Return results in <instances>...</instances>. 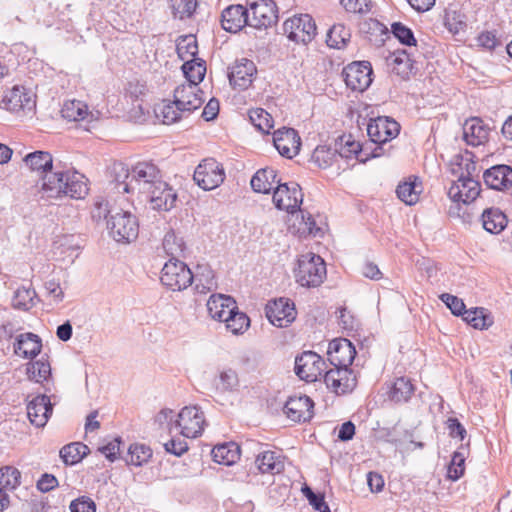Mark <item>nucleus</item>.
Here are the masks:
<instances>
[{"mask_svg": "<svg viewBox=\"0 0 512 512\" xmlns=\"http://www.w3.org/2000/svg\"><path fill=\"white\" fill-rule=\"evenodd\" d=\"M344 81L351 90L363 92L372 83V68L369 62L359 61L347 65L342 72Z\"/></svg>", "mask_w": 512, "mask_h": 512, "instance_id": "nucleus-13", "label": "nucleus"}, {"mask_svg": "<svg viewBox=\"0 0 512 512\" xmlns=\"http://www.w3.org/2000/svg\"><path fill=\"white\" fill-rule=\"evenodd\" d=\"M446 427L452 438H459L460 440H463L466 437L467 431L457 418H448L446 421Z\"/></svg>", "mask_w": 512, "mask_h": 512, "instance_id": "nucleus-62", "label": "nucleus"}, {"mask_svg": "<svg viewBox=\"0 0 512 512\" xmlns=\"http://www.w3.org/2000/svg\"><path fill=\"white\" fill-rule=\"evenodd\" d=\"M342 6L348 12L367 13L371 10V0H340Z\"/></svg>", "mask_w": 512, "mask_h": 512, "instance_id": "nucleus-57", "label": "nucleus"}, {"mask_svg": "<svg viewBox=\"0 0 512 512\" xmlns=\"http://www.w3.org/2000/svg\"><path fill=\"white\" fill-rule=\"evenodd\" d=\"M241 386L238 371L232 367H222L212 379L211 388L215 394H233L239 391Z\"/></svg>", "mask_w": 512, "mask_h": 512, "instance_id": "nucleus-22", "label": "nucleus"}, {"mask_svg": "<svg viewBox=\"0 0 512 512\" xmlns=\"http://www.w3.org/2000/svg\"><path fill=\"white\" fill-rule=\"evenodd\" d=\"M414 392V386L408 378L400 377L395 380L389 390V398L396 402H407Z\"/></svg>", "mask_w": 512, "mask_h": 512, "instance_id": "nucleus-39", "label": "nucleus"}, {"mask_svg": "<svg viewBox=\"0 0 512 512\" xmlns=\"http://www.w3.org/2000/svg\"><path fill=\"white\" fill-rule=\"evenodd\" d=\"M36 292L34 289L20 287L14 292L12 306L16 309L27 311L34 306Z\"/></svg>", "mask_w": 512, "mask_h": 512, "instance_id": "nucleus-45", "label": "nucleus"}, {"mask_svg": "<svg viewBox=\"0 0 512 512\" xmlns=\"http://www.w3.org/2000/svg\"><path fill=\"white\" fill-rule=\"evenodd\" d=\"M256 74L255 63L247 58H241L229 68V83L233 89L244 91L252 85Z\"/></svg>", "mask_w": 512, "mask_h": 512, "instance_id": "nucleus-14", "label": "nucleus"}, {"mask_svg": "<svg viewBox=\"0 0 512 512\" xmlns=\"http://www.w3.org/2000/svg\"><path fill=\"white\" fill-rule=\"evenodd\" d=\"M58 486L57 478L48 473H44L41 478L37 481V488L41 492H49Z\"/></svg>", "mask_w": 512, "mask_h": 512, "instance_id": "nucleus-63", "label": "nucleus"}, {"mask_svg": "<svg viewBox=\"0 0 512 512\" xmlns=\"http://www.w3.org/2000/svg\"><path fill=\"white\" fill-rule=\"evenodd\" d=\"M149 198L152 209L169 211L175 207L177 201L176 191L163 179L153 185L151 189L142 192Z\"/></svg>", "mask_w": 512, "mask_h": 512, "instance_id": "nucleus-19", "label": "nucleus"}, {"mask_svg": "<svg viewBox=\"0 0 512 512\" xmlns=\"http://www.w3.org/2000/svg\"><path fill=\"white\" fill-rule=\"evenodd\" d=\"M284 32H314L316 24L309 14H300L287 19L284 24Z\"/></svg>", "mask_w": 512, "mask_h": 512, "instance_id": "nucleus-41", "label": "nucleus"}, {"mask_svg": "<svg viewBox=\"0 0 512 512\" xmlns=\"http://www.w3.org/2000/svg\"><path fill=\"white\" fill-rule=\"evenodd\" d=\"M88 452L89 448L87 445L75 442L62 447L60 457L66 465H74L80 462Z\"/></svg>", "mask_w": 512, "mask_h": 512, "instance_id": "nucleus-40", "label": "nucleus"}, {"mask_svg": "<svg viewBox=\"0 0 512 512\" xmlns=\"http://www.w3.org/2000/svg\"><path fill=\"white\" fill-rule=\"evenodd\" d=\"M325 277L326 265L319 255L306 253L299 257L295 278L301 286L318 287Z\"/></svg>", "mask_w": 512, "mask_h": 512, "instance_id": "nucleus-5", "label": "nucleus"}, {"mask_svg": "<svg viewBox=\"0 0 512 512\" xmlns=\"http://www.w3.org/2000/svg\"><path fill=\"white\" fill-rule=\"evenodd\" d=\"M71 512H96L94 501L86 496L79 497L70 503Z\"/></svg>", "mask_w": 512, "mask_h": 512, "instance_id": "nucleus-58", "label": "nucleus"}, {"mask_svg": "<svg viewBox=\"0 0 512 512\" xmlns=\"http://www.w3.org/2000/svg\"><path fill=\"white\" fill-rule=\"evenodd\" d=\"M194 281L195 290L200 294H206L217 288L215 274L208 265H197Z\"/></svg>", "mask_w": 512, "mask_h": 512, "instance_id": "nucleus-33", "label": "nucleus"}, {"mask_svg": "<svg viewBox=\"0 0 512 512\" xmlns=\"http://www.w3.org/2000/svg\"><path fill=\"white\" fill-rule=\"evenodd\" d=\"M21 484V472L14 466L0 468V488L14 490Z\"/></svg>", "mask_w": 512, "mask_h": 512, "instance_id": "nucleus-43", "label": "nucleus"}, {"mask_svg": "<svg viewBox=\"0 0 512 512\" xmlns=\"http://www.w3.org/2000/svg\"><path fill=\"white\" fill-rule=\"evenodd\" d=\"M26 372L29 380L37 383H42L43 381L48 382L51 377V366L48 360L42 356L36 361L29 362L26 367Z\"/></svg>", "mask_w": 512, "mask_h": 512, "instance_id": "nucleus-37", "label": "nucleus"}, {"mask_svg": "<svg viewBox=\"0 0 512 512\" xmlns=\"http://www.w3.org/2000/svg\"><path fill=\"white\" fill-rule=\"evenodd\" d=\"M398 198L407 205H414L419 200L420 191L417 190L415 182H403L397 186Z\"/></svg>", "mask_w": 512, "mask_h": 512, "instance_id": "nucleus-49", "label": "nucleus"}, {"mask_svg": "<svg viewBox=\"0 0 512 512\" xmlns=\"http://www.w3.org/2000/svg\"><path fill=\"white\" fill-rule=\"evenodd\" d=\"M356 355V349L348 339H335L329 343L328 356L331 366L349 368Z\"/></svg>", "mask_w": 512, "mask_h": 512, "instance_id": "nucleus-21", "label": "nucleus"}, {"mask_svg": "<svg viewBox=\"0 0 512 512\" xmlns=\"http://www.w3.org/2000/svg\"><path fill=\"white\" fill-rule=\"evenodd\" d=\"M177 52L183 59L185 56L196 57L198 54V45L196 34H184L177 40Z\"/></svg>", "mask_w": 512, "mask_h": 512, "instance_id": "nucleus-48", "label": "nucleus"}, {"mask_svg": "<svg viewBox=\"0 0 512 512\" xmlns=\"http://www.w3.org/2000/svg\"><path fill=\"white\" fill-rule=\"evenodd\" d=\"M493 324V317L491 314L483 308V313H477L472 326L476 329H488Z\"/></svg>", "mask_w": 512, "mask_h": 512, "instance_id": "nucleus-64", "label": "nucleus"}, {"mask_svg": "<svg viewBox=\"0 0 512 512\" xmlns=\"http://www.w3.org/2000/svg\"><path fill=\"white\" fill-rule=\"evenodd\" d=\"M252 189L257 193H269L274 191L275 184H281L277 179V172L273 168H263L258 170L250 181Z\"/></svg>", "mask_w": 512, "mask_h": 512, "instance_id": "nucleus-31", "label": "nucleus"}, {"mask_svg": "<svg viewBox=\"0 0 512 512\" xmlns=\"http://www.w3.org/2000/svg\"><path fill=\"white\" fill-rule=\"evenodd\" d=\"M122 444V440L120 437L114 438L112 441L107 443L106 445L99 448V451L105 455V457L111 462L117 459L118 454L120 453V445Z\"/></svg>", "mask_w": 512, "mask_h": 512, "instance_id": "nucleus-60", "label": "nucleus"}, {"mask_svg": "<svg viewBox=\"0 0 512 512\" xmlns=\"http://www.w3.org/2000/svg\"><path fill=\"white\" fill-rule=\"evenodd\" d=\"M327 369L326 362L313 351H304L295 358V374L306 382H315L322 378Z\"/></svg>", "mask_w": 512, "mask_h": 512, "instance_id": "nucleus-8", "label": "nucleus"}, {"mask_svg": "<svg viewBox=\"0 0 512 512\" xmlns=\"http://www.w3.org/2000/svg\"><path fill=\"white\" fill-rule=\"evenodd\" d=\"M252 124L261 132L268 134L273 128V118L264 109H253L249 113Z\"/></svg>", "mask_w": 512, "mask_h": 512, "instance_id": "nucleus-47", "label": "nucleus"}, {"mask_svg": "<svg viewBox=\"0 0 512 512\" xmlns=\"http://www.w3.org/2000/svg\"><path fill=\"white\" fill-rule=\"evenodd\" d=\"M253 467L261 474L275 475L284 470V462L276 452L263 451L255 458Z\"/></svg>", "mask_w": 512, "mask_h": 512, "instance_id": "nucleus-29", "label": "nucleus"}, {"mask_svg": "<svg viewBox=\"0 0 512 512\" xmlns=\"http://www.w3.org/2000/svg\"><path fill=\"white\" fill-rule=\"evenodd\" d=\"M160 281L171 291H182L192 285L194 274L184 262L170 258L162 268Z\"/></svg>", "mask_w": 512, "mask_h": 512, "instance_id": "nucleus-6", "label": "nucleus"}, {"mask_svg": "<svg viewBox=\"0 0 512 512\" xmlns=\"http://www.w3.org/2000/svg\"><path fill=\"white\" fill-rule=\"evenodd\" d=\"M1 107L12 113L31 112L35 108V100L24 87L14 86L4 93Z\"/></svg>", "mask_w": 512, "mask_h": 512, "instance_id": "nucleus-17", "label": "nucleus"}, {"mask_svg": "<svg viewBox=\"0 0 512 512\" xmlns=\"http://www.w3.org/2000/svg\"><path fill=\"white\" fill-rule=\"evenodd\" d=\"M249 27L271 28L278 20L277 7L272 0H259L250 5Z\"/></svg>", "mask_w": 512, "mask_h": 512, "instance_id": "nucleus-12", "label": "nucleus"}, {"mask_svg": "<svg viewBox=\"0 0 512 512\" xmlns=\"http://www.w3.org/2000/svg\"><path fill=\"white\" fill-rule=\"evenodd\" d=\"M128 456L127 463L142 466L151 458L152 450L144 444H132L128 449Z\"/></svg>", "mask_w": 512, "mask_h": 512, "instance_id": "nucleus-46", "label": "nucleus"}, {"mask_svg": "<svg viewBox=\"0 0 512 512\" xmlns=\"http://www.w3.org/2000/svg\"><path fill=\"white\" fill-rule=\"evenodd\" d=\"M173 98V101L164 104L161 108L160 113L164 124H173L187 118L204 103L203 91L199 86L186 83L174 89Z\"/></svg>", "mask_w": 512, "mask_h": 512, "instance_id": "nucleus-2", "label": "nucleus"}, {"mask_svg": "<svg viewBox=\"0 0 512 512\" xmlns=\"http://www.w3.org/2000/svg\"><path fill=\"white\" fill-rule=\"evenodd\" d=\"M440 299L456 316L462 315L464 309L466 308L462 299L449 293L441 294Z\"/></svg>", "mask_w": 512, "mask_h": 512, "instance_id": "nucleus-56", "label": "nucleus"}, {"mask_svg": "<svg viewBox=\"0 0 512 512\" xmlns=\"http://www.w3.org/2000/svg\"><path fill=\"white\" fill-rule=\"evenodd\" d=\"M322 377L327 388L338 395L351 392L357 384L356 376L350 368L332 366L325 369Z\"/></svg>", "mask_w": 512, "mask_h": 512, "instance_id": "nucleus-11", "label": "nucleus"}, {"mask_svg": "<svg viewBox=\"0 0 512 512\" xmlns=\"http://www.w3.org/2000/svg\"><path fill=\"white\" fill-rule=\"evenodd\" d=\"M473 37L465 39L469 41V46L481 48L484 50L492 51L497 46L501 45V41L496 37V34H472Z\"/></svg>", "mask_w": 512, "mask_h": 512, "instance_id": "nucleus-50", "label": "nucleus"}, {"mask_svg": "<svg viewBox=\"0 0 512 512\" xmlns=\"http://www.w3.org/2000/svg\"><path fill=\"white\" fill-rule=\"evenodd\" d=\"M181 69L187 80L186 84L193 86H198L203 81L206 74L205 61L200 58L185 61Z\"/></svg>", "mask_w": 512, "mask_h": 512, "instance_id": "nucleus-34", "label": "nucleus"}, {"mask_svg": "<svg viewBox=\"0 0 512 512\" xmlns=\"http://www.w3.org/2000/svg\"><path fill=\"white\" fill-rule=\"evenodd\" d=\"M62 117L69 121L84 120L89 112L88 106L80 100H68L61 109Z\"/></svg>", "mask_w": 512, "mask_h": 512, "instance_id": "nucleus-42", "label": "nucleus"}, {"mask_svg": "<svg viewBox=\"0 0 512 512\" xmlns=\"http://www.w3.org/2000/svg\"><path fill=\"white\" fill-rule=\"evenodd\" d=\"M221 25L225 32H240L249 26V11L242 5H230L221 14Z\"/></svg>", "mask_w": 512, "mask_h": 512, "instance_id": "nucleus-26", "label": "nucleus"}, {"mask_svg": "<svg viewBox=\"0 0 512 512\" xmlns=\"http://www.w3.org/2000/svg\"><path fill=\"white\" fill-rule=\"evenodd\" d=\"M42 349L41 338L31 332L22 333L16 337L14 353L25 359H33L40 354Z\"/></svg>", "mask_w": 512, "mask_h": 512, "instance_id": "nucleus-28", "label": "nucleus"}, {"mask_svg": "<svg viewBox=\"0 0 512 512\" xmlns=\"http://www.w3.org/2000/svg\"><path fill=\"white\" fill-rule=\"evenodd\" d=\"M173 15L181 20L189 18L195 12L197 0H171Z\"/></svg>", "mask_w": 512, "mask_h": 512, "instance_id": "nucleus-52", "label": "nucleus"}, {"mask_svg": "<svg viewBox=\"0 0 512 512\" xmlns=\"http://www.w3.org/2000/svg\"><path fill=\"white\" fill-rule=\"evenodd\" d=\"M399 132V123L387 116L371 119L367 126V134L374 144H385L396 138Z\"/></svg>", "mask_w": 512, "mask_h": 512, "instance_id": "nucleus-15", "label": "nucleus"}, {"mask_svg": "<svg viewBox=\"0 0 512 512\" xmlns=\"http://www.w3.org/2000/svg\"><path fill=\"white\" fill-rule=\"evenodd\" d=\"M193 179L205 191L220 186L225 179V171L214 158L204 159L195 169Z\"/></svg>", "mask_w": 512, "mask_h": 512, "instance_id": "nucleus-9", "label": "nucleus"}, {"mask_svg": "<svg viewBox=\"0 0 512 512\" xmlns=\"http://www.w3.org/2000/svg\"><path fill=\"white\" fill-rule=\"evenodd\" d=\"M25 164L36 172L46 173L43 177L42 191L47 198H83L88 191L84 176L78 172H63L53 169V157L46 151H34L24 157Z\"/></svg>", "mask_w": 512, "mask_h": 512, "instance_id": "nucleus-1", "label": "nucleus"}, {"mask_svg": "<svg viewBox=\"0 0 512 512\" xmlns=\"http://www.w3.org/2000/svg\"><path fill=\"white\" fill-rule=\"evenodd\" d=\"M204 422V414L198 407L186 406L179 412L175 423L181 429L182 436L196 438L201 435Z\"/></svg>", "mask_w": 512, "mask_h": 512, "instance_id": "nucleus-16", "label": "nucleus"}, {"mask_svg": "<svg viewBox=\"0 0 512 512\" xmlns=\"http://www.w3.org/2000/svg\"><path fill=\"white\" fill-rule=\"evenodd\" d=\"M53 412V404L47 395H38L27 404V415L36 427H44Z\"/></svg>", "mask_w": 512, "mask_h": 512, "instance_id": "nucleus-25", "label": "nucleus"}, {"mask_svg": "<svg viewBox=\"0 0 512 512\" xmlns=\"http://www.w3.org/2000/svg\"><path fill=\"white\" fill-rule=\"evenodd\" d=\"M338 150L331 149L325 145H321L315 148L312 154V160L315 164H317L320 168H326L330 166L335 157L337 156Z\"/></svg>", "mask_w": 512, "mask_h": 512, "instance_id": "nucleus-51", "label": "nucleus"}, {"mask_svg": "<svg viewBox=\"0 0 512 512\" xmlns=\"http://www.w3.org/2000/svg\"><path fill=\"white\" fill-rule=\"evenodd\" d=\"M163 249L171 258L182 256L185 250L183 238L178 237L174 231H168L163 239Z\"/></svg>", "mask_w": 512, "mask_h": 512, "instance_id": "nucleus-44", "label": "nucleus"}, {"mask_svg": "<svg viewBox=\"0 0 512 512\" xmlns=\"http://www.w3.org/2000/svg\"><path fill=\"white\" fill-rule=\"evenodd\" d=\"M362 151V147L359 142H356L351 139V135L345 140L344 146L338 151L339 156L343 158H350L352 155L358 156V154Z\"/></svg>", "mask_w": 512, "mask_h": 512, "instance_id": "nucleus-61", "label": "nucleus"}, {"mask_svg": "<svg viewBox=\"0 0 512 512\" xmlns=\"http://www.w3.org/2000/svg\"><path fill=\"white\" fill-rule=\"evenodd\" d=\"M303 202L302 189L296 182L278 184L273 192V203L279 210L295 213Z\"/></svg>", "mask_w": 512, "mask_h": 512, "instance_id": "nucleus-10", "label": "nucleus"}, {"mask_svg": "<svg viewBox=\"0 0 512 512\" xmlns=\"http://www.w3.org/2000/svg\"><path fill=\"white\" fill-rule=\"evenodd\" d=\"M107 229L116 242L130 243L138 237L139 223L131 212L118 208L107 220Z\"/></svg>", "mask_w": 512, "mask_h": 512, "instance_id": "nucleus-4", "label": "nucleus"}, {"mask_svg": "<svg viewBox=\"0 0 512 512\" xmlns=\"http://www.w3.org/2000/svg\"><path fill=\"white\" fill-rule=\"evenodd\" d=\"M273 143L282 156L291 159L298 154L301 139L295 129L284 127L273 133Z\"/></svg>", "mask_w": 512, "mask_h": 512, "instance_id": "nucleus-23", "label": "nucleus"}, {"mask_svg": "<svg viewBox=\"0 0 512 512\" xmlns=\"http://www.w3.org/2000/svg\"><path fill=\"white\" fill-rule=\"evenodd\" d=\"M222 322H225L227 330L233 334H242L250 326L249 317L245 313L239 312L237 307L227 310V315Z\"/></svg>", "mask_w": 512, "mask_h": 512, "instance_id": "nucleus-38", "label": "nucleus"}, {"mask_svg": "<svg viewBox=\"0 0 512 512\" xmlns=\"http://www.w3.org/2000/svg\"><path fill=\"white\" fill-rule=\"evenodd\" d=\"M118 207H111L109 202L103 198H99L94 202L92 208V218L95 221L108 220L111 214L115 212Z\"/></svg>", "mask_w": 512, "mask_h": 512, "instance_id": "nucleus-53", "label": "nucleus"}, {"mask_svg": "<svg viewBox=\"0 0 512 512\" xmlns=\"http://www.w3.org/2000/svg\"><path fill=\"white\" fill-rule=\"evenodd\" d=\"M214 462L230 466L239 459V446L236 443H224L215 446L211 451Z\"/></svg>", "mask_w": 512, "mask_h": 512, "instance_id": "nucleus-35", "label": "nucleus"}, {"mask_svg": "<svg viewBox=\"0 0 512 512\" xmlns=\"http://www.w3.org/2000/svg\"><path fill=\"white\" fill-rule=\"evenodd\" d=\"M485 185L489 189L504 191L512 186V168L509 165H494L483 172Z\"/></svg>", "mask_w": 512, "mask_h": 512, "instance_id": "nucleus-24", "label": "nucleus"}, {"mask_svg": "<svg viewBox=\"0 0 512 512\" xmlns=\"http://www.w3.org/2000/svg\"><path fill=\"white\" fill-rule=\"evenodd\" d=\"M444 25L449 32H461L468 28L467 17L456 5L445 9Z\"/></svg>", "mask_w": 512, "mask_h": 512, "instance_id": "nucleus-36", "label": "nucleus"}, {"mask_svg": "<svg viewBox=\"0 0 512 512\" xmlns=\"http://www.w3.org/2000/svg\"><path fill=\"white\" fill-rule=\"evenodd\" d=\"M463 138L468 145L478 146L487 141L490 129L480 118L466 120L462 127Z\"/></svg>", "mask_w": 512, "mask_h": 512, "instance_id": "nucleus-27", "label": "nucleus"}, {"mask_svg": "<svg viewBox=\"0 0 512 512\" xmlns=\"http://www.w3.org/2000/svg\"><path fill=\"white\" fill-rule=\"evenodd\" d=\"M481 184L479 180L459 177L448 189L449 198L456 204L449 208L450 216H459V203L468 204L474 201L480 194Z\"/></svg>", "mask_w": 512, "mask_h": 512, "instance_id": "nucleus-7", "label": "nucleus"}, {"mask_svg": "<svg viewBox=\"0 0 512 512\" xmlns=\"http://www.w3.org/2000/svg\"><path fill=\"white\" fill-rule=\"evenodd\" d=\"M124 174V180L120 181V175L117 176L118 189L124 193L138 191L142 193L152 188L162 179L160 169L152 162H138L131 170L126 169L122 164L118 165Z\"/></svg>", "mask_w": 512, "mask_h": 512, "instance_id": "nucleus-3", "label": "nucleus"}, {"mask_svg": "<svg viewBox=\"0 0 512 512\" xmlns=\"http://www.w3.org/2000/svg\"><path fill=\"white\" fill-rule=\"evenodd\" d=\"M266 316L276 327H287L296 318L294 303L287 298H279L266 305Z\"/></svg>", "mask_w": 512, "mask_h": 512, "instance_id": "nucleus-18", "label": "nucleus"}, {"mask_svg": "<svg viewBox=\"0 0 512 512\" xmlns=\"http://www.w3.org/2000/svg\"><path fill=\"white\" fill-rule=\"evenodd\" d=\"M459 167L461 169V175L459 177L478 180L481 168L471 158H462L461 162L459 163Z\"/></svg>", "mask_w": 512, "mask_h": 512, "instance_id": "nucleus-55", "label": "nucleus"}, {"mask_svg": "<svg viewBox=\"0 0 512 512\" xmlns=\"http://www.w3.org/2000/svg\"><path fill=\"white\" fill-rule=\"evenodd\" d=\"M164 449L174 456H181L188 450V444L184 439L172 438L164 443Z\"/></svg>", "mask_w": 512, "mask_h": 512, "instance_id": "nucleus-59", "label": "nucleus"}, {"mask_svg": "<svg viewBox=\"0 0 512 512\" xmlns=\"http://www.w3.org/2000/svg\"><path fill=\"white\" fill-rule=\"evenodd\" d=\"M465 471V456L461 452H454L448 466L449 479L456 481L461 478Z\"/></svg>", "mask_w": 512, "mask_h": 512, "instance_id": "nucleus-54", "label": "nucleus"}, {"mask_svg": "<svg viewBox=\"0 0 512 512\" xmlns=\"http://www.w3.org/2000/svg\"><path fill=\"white\" fill-rule=\"evenodd\" d=\"M314 403L307 395H293L286 401L283 411L294 422H306L313 417Z\"/></svg>", "mask_w": 512, "mask_h": 512, "instance_id": "nucleus-20", "label": "nucleus"}, {"mask_svg": "<svg viewBox=\"0 0 512 512\" xmlns=\"http://www.w3.org/2000/svg\"><path fill=\"white\" fill-rule=\"evenodd\" d=\"M483 228L491 234H499L507 226V217L499 209L490 207L483 211L481 215Z\"/></svg>", "mask_w": 512, "mask_h": 512, "instance_id": "nucleus-32", "label": "nucleus"}, {"mask_svg": "<svg viewBox=\"0 0 512 512\" xmlns=\"http://www.w3.org/2000/svg\"><path fill=\"white\" fill-rule=\"evenodd\" d=\"M236 309L235 300L224 294H213L207 301V310L211 318L222 322L227 310Z\"/></svg>", "mask_w": 512, "mask_h": 512, "instance_id": "nucleus-30", "label": "nucleus"}]
</instances>
